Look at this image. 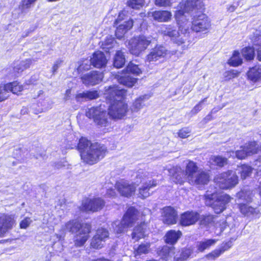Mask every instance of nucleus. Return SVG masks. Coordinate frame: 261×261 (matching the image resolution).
Masks as SVG:
<instances>
[{"label": "nucleus", "mask_w": 261, "mask_h": 261, "mask_svg": "<svg viewBox=\"0 0 261 261\" xmlns=\"http://www.w3.org/2000/svg\"><path fill=\"white\" fill-rule=\"evenodd\" d=\"M175 19L179 26V31L176 30L171 25H164L163 32L165 35L169 36L171 40L177 45H181L189 39L190 31L189 28L191 25L193 31L201 32L207 31L211 28L210 19L204 14L194 16L192 21L189 20V15L184 14L181 10H178L175 14Z\"/></svg>", "instance_id": "nucleus-1"}, {"label": "nucleus", "mask_w": 261, "mask_h": 261, "mask_svg": "<svg viewBox=\"0 0 261 261\" xmlns=\"http://www.w3.org/2000/svg\"><path fill=\"white\" fill-rule=\"evenodd\" d=\"M105 96L110 106L108 114L113 119H121L128 112L127 105L124 101L126 91L116 86L105 87Z\"/></svg>", "instance_id": "nucleus-2"}, {"label": "nucleus", "mask_w": 261, "mask_h": 261, "mask_svg": "<svg viewBox=\"0 0 261 261\" xmlns=\"http://www.w3.org/2000/svg\"><path fill=\"white\" fill-rule=\"evenodd\" d=\"M83 161L89 165H93L103 158L106 147L98 143H92L83 137Z\"/></svg>", "instance_id": "nucleus-3"}, {"label": "nucleus", "mask_w": 261, "mask_h": 261, "mask_svg": "<svg viewBox=\"0 0 261 261\" xmlns=\"http://www.w3.org/2000/svg\"><path fill=\"white\" fill-rule=\"evenodd\" d=\"M151 174L149 172L142 169L139 170L135 173V178L134 180L136 186L141 183L142 184L139 191V196L142 198L148 197L150 195L149 190L158 185L156 180H149Z\"/></svg>", "instance_id": "nucleus-4"}, {"label": "nucleus", "mask_w": 261, "mask_h": 261, "mask_svg": "<svg viewBox=\"0 0 261 261\" xmlns=\"http://www.w3.org/2000/svg\"><path fill=\"white\" fill-rule=\"evenodd\" d=\"M231 198L226 194H218L216 192L211 193L207 191L205 195V204L211 206L215 212L219 214L226 208Z\"/></svg>", "instance_id": "nucleus-5"}, {"label": "nucleus", "mask_w": 261, "mask_h": 261, "mask_svg": "<svg viewBox=\"0 0 261 261\" xmlns=\"http://www.w3.org/2000/svg\"><path fill=\"white\" fill-rule=\"evenodd\" d=\"M138 216L139 212L135 207L128 208L121 221H116L112 223L114 232L117 234L124 232L127 228L133 226Z\"/></svg>", "instance_id": "nucleus-6"}, {"label": "nucleus", "mask_w": 261, "mask_h": 261, "mask_svg": "<svg viewBox=\"0 0 261 261\" xmlns=\"http://www.w3.org/2000/svg\"><path fill=\"white\" fill-rule=\"evenodd\" d=\"M151 37L139 36L131 39L128 43L127 47L130 54L139 56L144 51L151 43Z\"/></svg>", "instance_id": "nucleus-7"}, {"label": "nucleus", "mask_w": 261, "mask_h": 261, "mask_svg": "<svg viewBox=\"0 0 261 261\" xmlns=\"http://www.w3.org/2000/svg\"><path fill=\"white\" fill-rule=\"evenodd\" d=\"M215 182L221 189H228L234 187L238 183V177L235 172L229 170L221 173L215 178Z\"/></svg>", "instance_id": "nucleus-8"}, {"label": "nucleus", "mask_w": 261, "mask_h": 261, "mask_svg": "<svg viewBox=\"0 0 261 261\" xmlns=\"http://www.w3.org/2000/svg\"><path fill=\"white\" fill-rule=\"evenodd\" d=\"M237 197L239 202V207L242 214L248 215L254 212V209L253 207L243 203H249L252 201L253 195L250 190L248 188L244 189L237 194Z\"/></svg>", "instance_id": "nucleus-9"}, {"label": "nucleus", "mask_w": 261, "mask_h": 261, "mask_svg": "<svg viewBox=\"0 0 261 261\" xmlns=\"http://www.w3.org/2000/svg\"><path fill=\"white\" fill-rule=\"evenodd\" d=\"M86 115L88 118H93L95 123L101 127L106 126L108 123L106 112L101 111L100 108L89 109Z\"/></svg>", "instance_id": "nucleus-10"}, {"label": "nucleus", "mask_w": 261, "mask_h": 261, "mask_svg": "<svg viewBox=\"0 0 261 261\" xmlns=\"http://www.w3.org/2000/svg\"><path fill=\"white\" fill-rule=\"evenodd\" d=\"M115 187L122 196L127 197L132 196L136 190L134 181L129 183L128 181L124 179H121L117 181Z\"/></svg>", "instance_id": "nucleus-11"}, {"label": "nucleus", "mask_w": 261, "mask_h": 261, "mask_svg": "<svg viewBox=\"0 0 261 261\" xmlns=\"http://www.w3.org/2000/svg\"><path fill=\"white\" fill-rule=\"evenodd\" d=\"M15 224L14 215L2 214L0 215V237L3 236L11 229Z\"/></svg>", "instance_id": "nucleus-12"}, {"label": "nucleus", "mask_w": 261, "mask_h": 261, "mask_svg": "<svg viewBox=\"0 0 261 261\" xmlns=\"http://www.w3.org/2000/svg\"><path fill=\"white\" fill-rule=\"evenodd\" d=\"M81 228V222L76 220L69 221L66 224V229L76 234L75 245L79 247L82 246V237L80 236L82 234Z\"/></svg>", "instance_id": "nucleus-13"}, {"label": "nucleus", "mask_w": 261, "mask_h": 261, "mask_svg": "<svg viewBox=\"0 0 261 261\" xmlns=\"http://www.w3.org/2000/svg\"><path fill=\"white\" fill-rule=\"evenodd\" d=\"M105 205V201L100 198L87 199L83 202V211L96 212L101 210Z\"/></svg>", "instance_id": "nucleus-14"}, {"label": "nucleus", "mask_w": 261, "mask_h": 261, "mask_svg": "<svg viewBox=\"0 0 261 261\" xmlns=\"http://www.w3.org/2000/svg\"><path fill=\"white\" fill-rule=\"evenodd\" d=\"M203 5V0H187L180 3L179 10L182 11L184 14L189 15V12L200 9Z\"/></svg>", "instance_id": "nucleus-15"}, {"label": "nucleus", "mask_w": 261, "mask_h": 261, "mask_svg": "<svg viewBox=\"0 0 261 261\" xmlns=\"http://www.w3.org/2000/svg\"><path fill=\"white\" fill-rule=\"evenodd\" d=\"M162 215L164 223L170 225L176 223L177 214L173 207L171 206L164 207L162 210Z\"/></svg>", "instance_id": "nucleus-16"}, {"label": "nucleus", "mask_w": 261, "mask_h": 261, "mask_svg": "<svg viewBox=\"0 0 261 261\" xmlns=\"http://www.w3.org/2000/svg\"><path fill=\"white\" fill-rule=\"evenodd\" d=\"M103 79L101 72L93 71L83 76V83L89 85H95L99 83Z\"/></svg>", "instance_id": "nucleus-17"}, {"label": "nucleus", "mask_w": 261, "mask_h": 261, "mask_svg": "<svg viewBox=\"0 0 261 261\" xmlns=\"http://www.w3.org/2000/svg\"><path fill=\"white\" fill-rule=\"evenodd\" d=\"M169 175L172 176L173 181L176 183L182 184L184 182L187 176L182 169L179 166H173L168 169Z\"/></svg>", "instance_id": "nucleus-18"}, {"label": "nucleus", "mask_w": 261, "mask_h": 261, "mask_svg": "<svg viewBox=\"0 0 261 261\" xmlns=\"http://www.w3.org/2000/svg\"><path fill=\"white\" fill-rule=\"evenodd\" d=\"M199 218V215L198 213L188 211L181 215L180 223L182 226H189L195 224Z\"/></svg>", "instance_id": "nucleus-19"}, {"label": "nucleus", "mask_w": 261, "mask_h": 261, "mask_svg": "<svg viewBox=\"0 0 261 261\" xmlns=\"http://www.w3.org/2000/svg\"><path fill=\"white\" fill-rule=\"evenodd\" d=\"M167 53V49L163 46L160 45L155 46L152 49L146 58V61L149 63L154 62L164 57Z\"/></svg>", "instance_id": "nucleus-20"}, {"label": "nucleus", "mask_w": 261, "mask_h": 261, "mask_svg": "<svg viewBox=\"0 0 261 261\" xmlns=\"http://www.w3.org/2000/svg\"><path fill=\"white\" fill-rule=\"evenodd\" d=\"M92 65L97 68H101L106 66L107 60L104 54L100 51H97L93 54L90 59Z\"/></svg>", "instance_id": "nucleus-21"}, {"label": "nucleus", "mask_w": 261, "mask_h": 261, "mask_svg": "<svg viewBox=\"0 0 261 261\" xmlns=\"http://www.w3.org/2000/svg\"><path fill=\"white\" fill-rule=\"evenodd\" d=\"M175 249L173 246L165 245L159 251V256L164 261H171L175 254Z\"/></svg>", "instance_id": "nucleus-22"}, {"label": "nucleus", "mask_w": 261, "mask_h": 261, "mask_svg": "<svg viewBox=\"0 0 261 261\" xmlns=\"http://www.w3.org/2000/svg\"><path fill=\"white\" fill-rule=\"evenodd\" d=\"M208 181V174L204 171H201L198 172L189 183L200 188L201 186L207 184Z\"/></svg>", "instance_id": "nucleus-23"}, {"label": "nucleus", "mask_w": 261, "mask_h": 261, "mask_svg": "<svg viewBox=\"0 0 261 261\" xmlns=\"http://www.w3.org/2000/svg\"><path fill=\"white\" fill-rule=\"evenodd\" d=\"M247 75L248 79L253 83L261 82V65H257L250 68Z\"/></svg>", "instance_id": "nucleus-24"}, {"label": "nucleus", "mask_w": 261, "mask_h": 261, "mask_svg": "<svg viewBox=\"0 0 261 261\" xmlns=\"http://www.w3.org/2000/svg\"><path fill=\"white\" fill-rule=\"evenodd\" d=\"M134 22L132 19L120 23L118 27H117L115 35L117 38L121 39L124 34L130 30L133 25Z\"/></svg>", "instance_id": "nucleus-25"}, {"label": "nucleus", "mask_w": 261, "mask_h": 261, "mask_svg": "<svg viewBox=\"0 0 261 261\" xmlns=\"http://www.w3.org/2000/svg\"><path fill=\"white\" fill-rule=\"evenodd\" d=\"M198 169V168L195 162L191 161L188 162L186 165L185 172L189 182L200 172Z\"/></svg>", "instance_id": "nucleus-26"}, {"label": "nucleus", "mask_w": 261, "mask_h": 261, "mask_svg": "<svg viewBox=\"0 0 261 261\" xmlns=\"http://www.w3.org/2000/svg\"><path fill=\"white\" fill-rule=\"evenodd\" d=\"M116 78L120 84L129 87L133 86L137 82V79L133 77L125 72L121 75H117Z\"/></svg>", "instance_id": "nucleus-27"}, {"label": "nucleus", "mask_w": 261, "mask_h": 261, "mask_svg": "<svg viewBox=\"0 0 261 261\" xmlns=\"http://www.w3.org/2000/svg\"><path fill=\"white\" fill-rule=\"evenodd\" d=\"M151 16L155 20L159 22H166L171 19L172 14L168 11H155L151 13Z\"/></svg>", "instance_id": "nucleus-28"}, {"label": "nucleus", "mask_w": 261, "mask_h": 261, "mask_svg": "<svg viewBox=\"0 0 261 261\" xmlns=\"http://www.w3.org/2000/svg\"><path fill=\"white\" fill-rule=\"evenodd\" d=\"M182 236L180 231L175 230H170L168 231L165 236V242L166 243L170 245H174Z\"/></svg>", "instance_id": "nucleus-29"}, {"label": "nucleus", "mask_w": 261, "mask_h": 261, "mask_svg": "<svg viewBox=\"0 0 261 261\" xmlns=\"http://www.w3.org/2000/svg\"><path fill=\"white\" fill-rule=\"evenodd\" d=\"M146 225L144 223L135 227L132 233V239L137 241L145 236Z\"/></svg>", "instance_id": "nucleus-30"}, {"label": "nucleus", "mask_w": 261, "mask_h": 261, "mask_svg": "<svg viewBox=\"0 0 261 261\" xmlns=\"http://www.w3.org/2000/svg\"><path fill=\"white\" fill-rule=\"evenodd\" d=\"M37 59H28L21 61L15 64L14 67V70L16 73H20L29 68L33 62H37Z\"/></svg>", "instance_id": "nucleus-31"}, {"label": "nucleus", "mask_w": 261, "mask_h": 261, "mask_svg": "<svg viewBox=\"0 0 261 261\" xmlns=\"http://www.w3.org/2000/svg\"><path fill=\"white\" fill-rule=\"evenodd\" d=\"M217 242L216 239H205L196 243L197 251L203 252L204 250L208 249L211 246H214Z\"/></svg>", "instance_id": "nucleus-32"}, {"label": "nucleus", "mask_w": 261, "mask_h": 261, "mask_svg": "<svg viewBox=\"0 0 261 261\" xmlns=\"http://www.w3.org/2000/svg\"><path fill=\"white\" fill-rule=\"evenodd\" d=\"M241 148H242L240 150H237L236 152L233 151H230L227 152V156L229 157L232 156L233 158L236 157L237 158L242 160L244 159L246 157L248 156H250L252 155V152H254L255 149L254 148L252 150H249L248 151H246L245 149L241 146Z\"/></svg>", "instance_id": "nucleus-33"}, {"label": "nucleus", "mask_w": 261, "mask_h": 261, "mask_svg": "<svg viewBox=\"0 0 261 261\" xmlns=\"http://www.w3.org/2000/svg\"><path fill=\"white\" fill-rule=\"evenodd\" d=\"M150 244L149 243L141 244L136 248H134V256L138 258V256L148 253L150 251Z\"/></svg>", "instance_id": "nucleus-34"}, {"label": "nucleus", "mask_w": 261, "mask_h": 261, "mask_svg": "<svg viewBox=\"0 0 261 261\" xmlns=\"http://www.w3.org/2000/svg\"><path fill=\"white\" fill-rule=\"evenodd\" d=\"M146 95H143L135 100L130 108L132 113H137L143 108L144 106V101L146 99Z\"/></svg>", "instance_id": "nucleus-35"}, {"label": "nucleus", "mask_w": 261, "mask_h": 261, "mask_svg": "<svg viewBox=\"0 0 261 261\" xmlns=\"http://www.w3.org/2000/svg\"><path fill=\"white\" fill-rule=\"evenodd\" d=\"M9 91L13 94H19L23 90V86L17 81H14L6 84Z\"/></svg>", "instance_id": "nucleus-36"}, {"label": "nucleus", "mask_w": 261, "mask_h": 261, "mask_svg": "<svg viewBox=\"0 0 261 261\" xmlns=\"http://www.w3.org/2000/svg\"><path fill=\"white\" fill-rule=\"evenodd\" d=\"M117 45V42L114 38L111 36L107 37L105 41L101 44L102 48L107 52H110V50Z\"/></svg>", "instance_id": "nucleus-37"}, {"label": "nucleus", "mask_w": 261, "mask_h": 261, "mask_svg": "<svg viewBox=\"0 0 261 261\" xmlns=\"http://www.w3.org/2000/svg\"><path fill=\"white\" fill-rule=\"evenodd\" d=\"M124 56L121 51H117L114 59V66L117 68L122 67L125 63Z\"/></svg>", "instance_id": "nucleus-38"}, {"label": "nucleus", "mask_w": 261, "mask_h": 261, "mask_svg": "<svg viewBox=\"0 0 261 261\" xmlns=\"http://www.w3.org/2000/svg\"><path fill=\"white\" fill-rule=\"evenodd\" d=\"M210 162L212 164L221 167L227 164V160L226 158L221 156H212L210 159Z\"/></svg>", "instance_id": "nucleus-39"}, {"label": "nucleus", "mask_w": 261, "mask_h": 261, "mask_svg": "<svg viewBox=\"0 0 261 261\" xmlns=\"http://www.w3.org/2000/svg\"><path fill=\"white\" fill-rule=\"evenodd\" d=\"M228 64L232 66H238L242 63V59L240 57V53L238 51H234L232 57L228 60Z\"/></svg>", "instance_id": "nucleus-40"}, {"label": "nucleus", "mask_w": 261, "mask_h": 261, "mask_svg": "<svg viewBox=\"0 0 261 261\" xmlns=\"http://www.w3.org/2000/svg\"><path fill=\"white\" fill-rule=\"evenodd\" d=\"M255 46L253 47H246L244 48L242 50V54L244 58L247 60H251L254 57Z\"/></svg>", "instance_id": "nucleus-41"}, {"label": "nucleus", "mask_w": 261, "mask_h": 261, "mask_svg": "<svg viewBox=\"0 0 261 261\" xmlns=\"http://www.w3.org/2000/svg\"><path fill=\"white\" fill-rule=\"evenodd\" d=\"M124 72L129 75L131 73L135 75H139L142 73V71L138 66L132 63L128 64Z\"/></svg>", "instance_id": "nucleus-42"}, {"label": "nucleus", "mask_w": 261, "mask_h": 261, "mask_svg": "<svg viewBox=\"0 0 261 261\" xmlns=\"http://www.w3.org/2000/svg\"><path fill=\"white\" fill-rule=\"evenodd\" d=\"M193 251L191 248H184L182 249L180 256L177 258L174 257V261H186L192 255Z\"/></svg>", "instance_id": "nucleus-43"}, {"label": "nucleus", "mask_w": 261, "mask_h": 261, "mask_svg": "<svg viewBox=\"0 0 261 261\" xmlns=\"http://www.w3.org/2000/svg\"><path fill=\"white\" fill-rule=\"evenodd\" d=\"M105 241L101 238H98L97 236H94L92 240L91 246L95 249H100L103 246Z\"/></svg>", "instance_id": "nucleus-44"}, {"label": "nucleus", "mask_w": 261, "mask_h": 261, "mask_svg": "<svg viewBox=\"0 0 261 261\" xmlns=\"http://www.w3.org/2000/svg\"><path fill=\"white\" fill-rule=\"evenodd\" d=\"M252 171V168L248 165H243L240 167L241 177L242 179H245L249 176Z\"/></svg>", "instance_id": "nucleus-45"}, {"label": "nucleus", "mask_w": 261, "mask_h": 261, "mask_svg": "<svg viewBox=\"0 0 261 261\" xmlns=\"http://www.w3.org/2000/svg\"><path fill=\"white\" fill-rule=\"evenodd\" d=\"M10 96L7 85H0V102L7 99Z\"/></svg>", "instance_id": "nucleus-46"}, {"label": "nucleus", "mask_w": 261, "mask_h": 261, "mask_svg": "<svg viewBox=\"0 0 261 261\" xmlns=\"http://www.w3.org/2000/svg\"><path fill=\"white\" fill-rule=\"evenodd\" d=\"M243 147L246 152L249 150L251 151L254 148L255 150H254V152H252V155L257 153L258 150V145L255 141L249 142L248 143L245 144Z\"/></svg>", "instance_id": "nucleus-47"}, {"label": "nucleus", "mask_w": 261, "mask_h": 261, "mask_svg": "<svg viewBox=\"0 0 261 261\" xmlns=\"http://www.w3.org/2000/svg\"><path fill=\"white\" fill-rule=\"evenodd\" d=\"M127 4L133 9H139L144 5V0H129Z\"/></svg>", "instance_id": "nucleus-48"}, {"label": "nucleus", "mask_w": 261, "mask_h": 261, "mask_svg": "<svg viewBox=\"0 0 261 261\" xmlns=\"http://www.w3.org/2000/svg\"><path fill=\"white\" fill-rule=\"evenodd\" d=\"M37 0H22L19 5V9L22 12H23L25 9H30L32 5Z\"/></svg>", "instance_id": "nucleus-49"}, {"label": "nucleus", "mask_w": 261, "mask_h": 261, "mask_svg": "<svg viewBox=\"0 0 261 261\" xmlns=\"http://www.w3.org/2000/svg\"><path fill=\"white\" fill-rule=\"evenodd\" d=\"M99 97L98 92L96 91H88L86 92H83V98H87L88 99L92 100L96 99Z\"/></svg>", "instance_id": "nucleus-50"}, {"label": "nucleus", "mask_w": 261, "mask_h": 261, "mask_svg": "<svg viewBox=\"0 0 261 261\" xmlns=\"http://www.w3.org/2000/svg\"><path fill=\"white\" fill-rule=\"evenodd\" d=\"M95 236H97L98 238L106 241L109 238V233L106 229L100 228L97 229Z\"/></svg>", "instance_id": "nucleus-51"}, {"label": "nucleus", "mask_w": 261, "mask_h": 261, "mask_svg": "<svg viewBox=\"0 0 261 261\" xmlns=\"http://www.w3.org/2000/svg\"><path fill=\"white\" fill-rule=\"evenodd\" d=\"M222 254L221 251L216 248L211 252L206 254L205 257L208 260H215Z\"/></svg>", "instance_id": "nucleus-52"}, {"label": "nucleus", "mask_w": 261, "mask_h": 261, "mask_svg": "<svg viewBox=\"0 0 261 261\" xmlns=\"http://www.w3.org/2000/svg\"><path fill=\"white\" fill-rule=\"evenodd\" d=\"M91 228V225L89 224L86 223L84 225L83 224V234L85 235L84 236H83V244L88 239V234L90 232Z\"/></svg>", "instance_id": "nucleus-53"}, {"label": "nucleus", "mask_w": 261, "mask_h": 261, "mask_svg": "<svg viewBox=\"0 0 261 261\" xmlns=\"http://www.w3.org/2000/svg\"><path fill=\"white\" fill-rule=\"evenodd\" d=\"M253 45L257 50V58L261 61V37H259L257 40L254 41Z\"/></svg>", "instance_id": "nucleus-54"}, {"label": "nucleus", "mask_w": 261, "mask_h": 261, "mask_svg": "<svg viewBox=\"0 0 261 261\" xmlns=\"http://www.w3.org/2000/svg\"><path fill=\"white\" fill-rule=\"evenodd\" d=\"M232 246V242L229 241L227 242L223 243L219 247H218V249L221 251L223 254L225 251L228 250Z\"/></svg>", "instance_id": "nucleus-55"}, {"label": "nucleus", "mask_w": 261, "mask_h": 261, "mask_svg": "<svg viewBox=\"0 0 261 261\" xmlns=\"http://www.w3.org/2000/svg\"><path fill=\"white\" fill-rule=\"evenodd\" d=\"M206 100L207 97L204 98L200 101H199V102L197 105H196L191 110L192 114L195 115L197 114L198 112H199L202 108V105L203 103L206 101Z\"/></svg>", "instance_id": "nucleus-56"}, {"label": "nucleus", "mask_w": 261, "mask_h": 261, "mask_svg": "<svg viewBox=\"0 0 261 261\" xmlns=\"http://www.w3.org/2000/svg\"><path fill=\"white\" fill-rule=\"evenodd\" d=\"M191 129L185 127L181 129L178 132V136L181 138H186L190 136Z\"/></svg>", "instance_id": "nucleus-57"}, {"label": "nucleus", "mask_w": 261, "mask_h": 261, "mask_svg": "<svg viewBox=\"0 0 261 261\" xmlns=\"http://www.w3.org/2000/svg\"><path fill=\"white\" fill-rule=\"evenodd\" d=\"M32 222V220L30 218L26 217L20 222V227L21 229H26L30 226Z\"/></svg>", "instance_id": "nucleus-58"}, {"label": "nucleus", "mask_w": 261, "mask_h": 261, "mask_svg": "<svg viewBox=\"0 0 261 261\" xmlns=\"http://www.w3.org/2000/svg\"><path fill=\"white\" fill-rule=\"evenodd\" d=\"M155 4L159 7H168L171 5V0H155Z\"/></svg>", "instance_id": "nucleus-59"}, {"label": "nucleus", "mask_w": 261, "mask_h": 261, "mask_svg": "<svg viewBox=\"0 0 261 261\" xmlns=\"http://www.w3.org/2000/svg\"><path fill=\"white\" fill-rule=\"evenodd\" d=\"M62 63L63 61L61 59H58L56 61L52 67V72L53 74H55L57 72L58 68Z\"/></svg>", "instance_id": "nucleus-60"}, {"label": "nucleus", "mask_w": 261, "mask_h": 261, "mask_svg": "<svg viewBox=\"0 0 261 261\" xmlns=\"http://www.w3.org/2000/svg\"><path fill=\"white\" fill-rule=\"evenodd\" d=\"M126 11H122L119 13L117 18L116 19L114 24L117 25L121 22V21L124 19V17L125 16Z\"/></svg>", "instance_id": "nucleus-61"}, {"label": "nucleus", "mask_w": 261, "mask_h": 261, "mask_svg": "<svg viewBox=\"0 0 261 261\" xmlns=\"http://www.w3.org/2000/svg\"><path fill=\"white\" fill-rule=\"evenodd\" d=\"M224 76L225 80H229L237 76V74L233 71H228L225 72Z\"/></svg>", "instance_id": "nucleus-62"}, {"label": "nucleus", "mask_w": 261, "mask_h": 261, "mask_svg": "<svg viewBox=\"0 0 261 261\" xmlns=\"http://www.w3.org/2000/svg\"><path fill=\"white\" fill-rule=\"evenodd\" d=\"M116 195L115 190L112 188H109L107 190V193L105 195L108 197H113Z\"/></svg>", "instance_id": "nucleus-63"}, {"label": "nucleus", "mask_w": 261, "mask_h": 261, "mask_svg": "<svg viewBox=\"0 0 261 261\" xmlns=\"http://www.w3.org/2000/svg\"><path fill=\"white\" fill-rule=\"evenodd\" d=\"M238 6H239L238 3L236 4V5L233 4V5L229 6L228 7L227 9L230 12H233Z\"/></svg>", "instance_id": "nucleus-64"}]
</instances>
